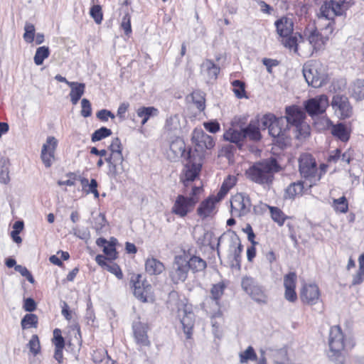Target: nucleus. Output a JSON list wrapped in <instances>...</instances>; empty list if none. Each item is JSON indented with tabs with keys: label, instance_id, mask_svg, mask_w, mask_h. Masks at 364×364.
I'll return each mask as SVG.
<instances>
[{
	"label": "nucleus",
	"instance_id": "1",
	"mask_svg": "<svg viewBox=\"0 0 364 364\" xmlns=\"http://www.w3.org/2000/svg\"><path fill=\"white\" fill-rule=\"evenodd\" d=\"M197 151H193L191 149L186 150L184 141L180 138L171 143L167 151L168 157L171 161H177L179 158H183L186 161L183 174L181 176V181L186 188L191 186L202 168V155L196 154Z\"/></svg>",
	"mask_w": 364,
	"mask_h": 364
},
{
	"label": "nucleus",
	"instance_id": "2",
	"mask_svg": "<svg viewBox=\"0 0 364 364\" xmlns=\"http://www.w3.org/2000/svg\"><path fill=\"white\" fill-rule=\"evenodd\" d=\"M281 169L277 159L270 157L253 164L247 170L246 175L250 181L263 186H269L273 183L274 174Z\"/></svg>",
	"mask_w": 364,
	"mask_h": 364
},
{
	"label": "nucleus",
	"instance_id": "3",
	"mask_svg": "<svg viewBox=\"0 0 364 364\" xmlns=\"http://www.w3.org/2000/svg\"><path fill=\"white\" fill-rule=\"evenodd\" d=\"M261 126L263 129H268L269 135L281 148L289 143L287 134L288 126L284 117L277 118L272 114H264L261 119Z\"/></svg>",
	"mask_w": 364,
	"mask_h": 364
},
{
	"label": "nucleus",
	"instance_id": "4",
	"mask_svg": "<svg viewBox=\"0 0 364 364\" xmlns=\"http://www.w3.org/2000/svg\"><path fill=\"white\" fill-rule=\"evenodd\" d=\"M328 345L330 350L328 355L330 360L336 364H343L346 360L344 336L340 326L331 328Z\"/></svg>",
	"mask_w": 364,
	"mask_h": 364
},
{
	"label": "nucleus",
	"instance_id": "5",
	"mask_svg": "<svg viewBox=\"0 0 364 364\" xmlns=\"http://www.w3.org/2000/svg\"><path fill=\"white\" fill-rule=\"evenodd\" d=\"M299 170L301 176L309 182V187L316 185L324 174V171H318L316 159L308 153L301 154L299 158Z\"/></svg>",
	"mask_w": 364,
	"mask_h": 364
},
{
	"label": "nucleus",
	"instance_id": "6",
	"mask_svg": "<svg viewBox=\"0 0 364 364\" xmlns=\"http://www.w3.org/2000/svg\"><path fill=\"white\" fill-rule=\"evenodd\" d=\"M304 33V37L308 41L309 47H307L306 43L304 48H301V53L299 54L301 56L310 57L314 52L323 49L325 44L328 40V37L321 35L314 24L309 25Z\"/></svg>",
	"mask_w": 364,
	"mask_h": 364
},
{
	"label": "nucleus",
	"instance_id": "7",
	"mask_svg": "<svg viewBox=\"0 0 364 364\" xmlns=\"http://www.w3.org/2000/svg\"><path fill=\"white\" fill-rule=\"evenodd\" d=\"M201 190V187L191 186V191L188 193L189 196H185L183 195L177 196L171 208V213L181 218L186 217L194 209L196 204L198 201L196 195L199 193ZM185 193H188V191H186Z\"/></svg>",
	"mask_w": 364,
	"mask_h": 364
},
{
	"label": "nucleus",
	"instance_id": "8",
	"mask_svg": "<svg viewBox=\"0 0 364 364\" xmlns=\"http://www.w3.org/2000/svg\"><path fill=\"white\" fill-rule=\"evenodd\" d=\"M286 123L296 127L301 135L304 137L309 134V126L305 123L306 113L301 107L296 105L287 107L285 116Z\"/></svg>",
	"mask_w": 364,
	"mask_h": 364
},
{
	"label": "nucleus",
	"instance_id": "9",
	"mask_svg": "<svg viewBox=\"0 0 364 364\" xmlns=\"http://www.w3.org/2000/svg\"><path fill=\"white\" fill-rule=\"evenodd\" d=\"M224 242H227L230 249H233V262L232 266H237L238 269L240 268V258L241 253L242 252V245L240 242L239 236L235 232L229 231L221 235L218 240L216 243V251L217 255L220 257V246Z\"/></svg>",
	"mask_w": 364,
	"mask_h": 364
},
{
	"label": "nucleus",
	"instance_id": "10",
	"mask_svg": "<svg viewBox=\"0 0 364 364\" xmlns=\"http://www.w3.org/2000/svg\"><path fill=\"white\" fill-rule=\"evenodd\" d=\"M303 75L308 85L313 87H320L326 82V74L324 68L316 62L304 64Z\"/></svg>",
	"mask_w": 364,
	"mask_h": 364
},
{
	"label": "nucleus",
	"instance_id": "11",
	"mask_svg": "<svg viewBox=\"0 0 364 364\" xmlns=\"http://www.w3.org/2000/svg\"><path fill=\"white\" fill-rule=\"evenodd\" d=\"M242 289L257 303H267V295L264 287L253 277L245 276L241 282Z\"/></svg>",
	"mask_w": 364,
	"mask_h": 364
},
{
	"label": "nucleus",
	"instance_id": "12",
	"mask_svg": "<svg viewBox=\"0 0 364 364\" xmlns=\"http://www.w3.org/2000/svg\"><path fill=\"white\" fill-rule=\"evenodd\" d=\"M306 112L311 117L326 112L329 106L328 97L326 95H317L304 102Z\"/></svg>",
	"mask_w": 364,
	"mask_h": 364
},
{
	"label": "nucleus",
	"instance_id": "13",
	"mask_svg": "<svg viewBox=\"0 0 364 364\" xmlns=\"http://www.w3.org/2000/svg\"><path fill=\"white\" fill-rule=\"evenodd\" d=\"M231 213L235 217H242L250 212L252 203L248 195L242 193L235 194L231 201Z\"/></svg>",
	"mask_w": 364,
	"mask_h": 364
},
{
	"label": "nucleus",
	"instance_id": "14",
	"mask_svg": "<svg viewBox=\"0 0 364 364\" xmlns=\"http://www.w3.org/2000/svg\"><path fill=\"white\" fill-rule=\"evenodd\" d=\"M188 267L186 257L181 255L176 256L169 272V276L172 282L175 284L184 282L188 277Z\"/></svg>",
	"mask_w": 364,
	"mask_h": 364
},
{
	"label": "nucleus",
	"instance_id": "15",
	"mask_svg": "<svg viewBox=\"0 0 364 364\" xmlns=\"http://www.w3.org/2000/svg\"><path fill=\"white\" fill-rule=\"evenodd\" d=\"M331 105L335 114L341 119L352 117L353 114V107L346 95H336L333 97Z\"/></svg>",
	"mask_w": 364,
	"mask_h": 364
},
{
	"label": "nucleus",
	"instance_id": "16",
	"mask_svg": "<svg viewBox=\"0 0 364 364\" xmlns=\"http://www.w3.org/2000/svg\"><path fill=\"white\" fill-rule=\"evenodd\" d=\"M178 317L187 338H191L195 324V315L191 305L184 304L178 309Z\"/></svg>",
	"mask_w": 364,
	"mask_h": 364
},
{
	"label": "nucleus",
	"instance_id": "17",
	"mask_svg": "<svg viewBox=\"0 0 364 364\" xmlns=\"http://www.w3.org/2000/svg\"><path fill=\"white\" fill-rule=\"evenodd\" d=\"M58 146V140L53 136H48L43 144L41 158L46 167L51 166L55 160V152Z\"/></svg>",
	"mask_w": 364,
	"mask_h": 364
},
{
	"label": "nucleus",
	"instance_id": "18",
	"mask_svg": "<svg viewBox=\"0 0 364 364\" xmlns=\"http://www.w3.org/2000/svg\"><path fill=\"white\" fill-rule=\"evenodd\" d=\"M192 140L197 147L195 150L198 151L196 154H201L205 149H210L215 146L213 138L207 134L202 129H196L193 131ZM203 156H202L203 157Z\"/></svg>",
	"mask_w": 364,
	"mask_h": 364
},
{
	"label": "nucleus",
	"instance_id": "19",
	"mask_svg": "<svg viewBox=\"0 0 364 364\" xmlns=\"http://www.w3.org/2000/svg\"><path fill=\"white\" fill-rule=\"evenodd\" d=\"M320 298L318 287L314 284H304L300 291L301 301L308 305H314L318 302Z\"/></svg>",
	"mask_w": 364,
	"mask_h": 364
},
{
	"label": "nucleus",
	"instance_id": "20",
	"mask_svg": "<svg viewBox=\"0 0 364 364\" xmlns=\"http://www.w3.org/2000/svg\"><path fill=\"white\" fill-rule=\"evenodd\" d=\"M105 161L108 164V175L109 176L116 178L124 171L123 155L109 156Z\"/></svg>",
	"mask_w": 364,
	"mask_h": 364
},
{
	"label": "nucleus",
	"instance_id": "21",
	"mask_svg": "<svg viewBox=\"0 0 364 364\" xmlns=\"http://www.w3.org/2000/svg\"><path fill=\"white\" fill-rule=\"evenodd\" d=\"M132 282H133L134 296L144 302L146 301L148 294L151 289V285L145 284L141 281V276L140 274L132 277Z\"/></svg>",
	"mask_w": 364,
	"mask_h": 364
},
{
	"label": "nucleus",
	"instance_id": "22",
	"mask_svg": "<svg viewBox=\"0 0 364 364\" xmlns=\"http://www.w3.org/2000/svg\"><path fill=\"white\" fill-rule=\"evenodd\" d=\"M282 44L284 47L293 50L294 53L299 55L301 53V48H304L306 41L301 34L299 33H294V36L283 37Z\"/></svg>",
	"mask_w": 364,
	"mask_h": 364
},
{
	"label": "nucleus",
	"instance_id": "23",
	"mask_svg": "<svg viewBox=\"0 0 364 364\" xmlns=\"http://www.w3.org/2000/svg\"><path fill=\"white\" fill-rule=\"evenodd\" d=\"M239 360L241 364H247L250 361H257V364H267L264 353L258 358L254 348L251 346L239 353Z\"/></svg>",
	"mask_w": 364,
	"mask_h": 364
},
{
	"label": "nucleus",
	"instance_id": "24",
	"mask_svg": "<svg viewBox=\"0 0 364 364\" xmlns=\"http://www.w3.org/2000/svg\"><path fill=\"white\" fill-rule=\"evenodd\" d=\"M274 25L277 33L281 37H287L290 36L294 30V23L291 18L282 17L275 21Z\"/></svg>",
	"mask_w": 364,
	"mask_h": 364
},
{
	"label": "nucleus",
	"instance_id": "25",
	"mask_svg": "<svg viewBox=\"0 0 364 364\" xmlns=\"http://www.w3.org/2000/svg\"><path fill=\"white\" fill-rule=\"evenodd\" d=\"M134 335L136 342L141 347L150 346V341L148 338L146 328L141 323L133 326Z\"/></svg>",
	"mask_w": 364,
	"mask_h": 364
},
{
	"label": "nucleus",
	"instance_id": "26",
	"mask_svg": "<svg viewBox=\"0 0 364 364\" xmlns=\"http://www.w3.org/2000/svg\"><path fill=\"white\" fill-rule=\"evenodd\" d=\"M216 203L214 196H209L200 204L197 209L198 215L202 218H206L210 216L214 211Z\"/></svg>",
	"mask_w": 364,
	"mask_h": 364
},
{
	"label": "nucleus",
	"instance_id": "27",
	"mask_svg": "<svg viewBox=\"0 0 364 364\" xmlns=\"http://www.w3.org/2000/svg\"><path fill=\"white\" fill-rule=\"evenodd\" d=\"M165 267L159 259L151 257L145 262V270L150 275H158L164 272Z\"/></svg>",
	"mask_w": 364,
	"mask_h": 364
},
{
	"label": "nucleus",
	"instance_id": "28",
	"mask_svg": "<svg viewBox=\"0 0 364 364\" xmlns=\"http://www.w3.org/2000/svg\"><path fill=\"white\" fill-rule=\"evenodd\" d=\"M70 87V101L73 105H76L85 93V85L82 82H73L69 83Z\"/></svg>",
	"mask_w": 364,
	"mask_h": 364
},
{
	"label": "nucleus",
	"instance_id": "29",
	"mask_svg": "<svg viewBox=\"0 0 364 364\" xmlns=\"http://www.w3.org/2000/svg\"><path fill=\"white\" fill-rule=\"evenodd\" d=\"M244 139L246 137L253 141H258L261 138L258 122L251 121L250 124L245 127L242 129Z\"/></svg>",
	"mask_w": 364,
	"mask_h": 364
},
{
	"label": "nucleus",
	"instance_id": "30",
	"mask_svg": "<svg viewBox=\"0 0 364 364\" xmlns=\"http://www.w3.org/2000/svg\"><path fill=\"white\" fill-rule=\"evenodd\" d=\"M201 72L205 73L210 80H215L220 72V68L212 60L207 59L201 65Z\"/></svg>",
	"mask_w": 364,
	"mask_h": 364
},
{
	"label": "nucleus",
	"instance_id": "31",
	"mask_svg": "<svg viewBox=\"0 0 364 364\" xmlns=\"http://www.w3.org/2000/svg\"><path fill=\"white\" fill-rule=\"evenodd\" d=\"M136 112L137 116L141 118V124L144 125L151 117L157 116L159 111L154 107H141Z\"/></svg>",
	"mask_w": 364,
	"mask_h": 364
},
{
	"label": "nucleus",
	"instance_id": "32",
	"mask_svg": "<svg viewBox=\"0 0 364 364\" xmlns=\"http://www.w3.org/2000/svg\"><path fill=\"white\" fill-rule=\"evenodd\" d=\"M225 140L236 144L241 147L240 142L244 140V134L242 129L238 131L233 129H229L223 134Z\"/></svg>",
	"mask_w": 364,
	"mask_h": 364
},
{
	"label": "nucleus",
	"instance_id": "33",
	"mask_svg": "<svg viewBox=\"0 0 364 364\" xmlns=\"http://www.w3.org/2000/svg\"><path fill=\"white\" fill-rule=\"evenodd\" d=\"M186 262L188 270L191 269L193 272L203 271L207 266L206 262L198 256H192L188 259L186 258Z\"/></svg>",
	"mask_w": 364,
	"mask_h": 364
},
{
	"label": "nucleus",
	"instance_id": "34",
	"mask_svg": "<svg viewBox=\"0 0 364 364\" xmlns=\"http://www.w3.org/2000/svg\"><path fill=\"white\" fill-rule=\"evenodd\" d=\"M331 134L342 141H347L350 137V133L346 127L341 123L333 125L331 127Z\"/></svg>",
	"mask_w": 364,
	"mask_h": 364
},
{
	"label": "nucleus",
	"instance_id": "35",
	"mask_svg": "<svg viewBox=\"0 0 364 364\" xmlns=\"http://www.w3.org/2000/svg\"><path fill=\"white\" fill-rule=\"evenodd\" d=\"M264 206L269 210L272 219L279 226H282L287 218V216L285 215L283 211L277 207L270 206L267 204H264Z\"/></svg>",
	"mask_w": 364,
	"mask_h": 364
},
{
	"label": "nucleus",
	"instance_id": "36",
	"mask_svg": "<svg viewBox=\"0 0 364 364\" xmlns=\"http://www.w3.org/2000/svg\"><path fill=\"white\" fill-rule=\"evenodd\" d=\"M304 188V182L299 181L291 183L286 189V197L294 198L296 196L301 195Z\"/></svg>",
	"mask_w": 364,
	"mask_h": 364
},
{
	"label": "nucleus",
	"instance_id": "37",
	"mask_svg": "<svg viewBox=\"0 0 364 364\" xmlns=\"http://www.w3.org/2000/svg\"><path fill=\"white\" fill-rule=\"evenodd\" d=\"M336 13L333 11V6L331 4V0L325 1L320 8L319 18L327 20H333Z\"/></svg>",
	"mask_w": 364,
	"mask_h": 364
},
{
	"label": "nucleus",
	"instance_id": "38",
	"mask_svg": "<svg viewBox=\"0 0 364 364\" xmlns=\"http://www.w3.org/2000/svg\"><path fill=\"white\" fill-rule=\"evenodd\" d=\"M351 95L357 100H364V80L358 79L353 82Z\"/></svg>",
	"mask_w": 364,
	"mask_h": 364
},
{
	"label": "nucleus",
	"instance_id": "39",
	"mask_svg": "<svg viewBox=\"0 0 364 364\" xmlns=\"http://www.w3.org/2000/svg\"><path fill=\"white\" fill-rule=\"evenodd\" d=\"M331 4L333 6V11L336 13V16H341L343 13L353 4V1H350L349 3L346 2V0H331Z\"/></svg>",
	"mask_w": 364,
	"mask_h": 364
},
{
	"label": "nucleus",
	"instance_id": "40",
	"mask_svg": "<svg viewBox=\"0 0 364 364\" xmlns=\"http://www.w3.org/2000/svg\"><path fill=\"white\" fill-rule=\"evenodd\" d=\"M50 55L49 48L47 46H41L37 48L33 60L36 65L43 64L45 59L48 58Z\"/></svg>",
	"mask_w": 364,
	"mask_h": 364
},
{
	"label": "nucleus",
	"instance_id": "41",
	"mask_svg": "<svg viewBox=\"0 0 364 364\" xmlns=\"http://www.w3.org/2000/svg\"><path fill=\"white\" fill-rule=\"evenodd\" d=\"M38 324V316L33 314H28L24 316L21 321L23 329L36 328Z\"/></svg>",
	"mask_w": 364,
	"mask_h": 364
},
{
	"label": "nucleus",
	"instance_id": "42",
	"mask_svg": "<svg viewBox=\"0 0 364 364\" xmlns=\"http://www.w3.org/2000/svg\"><path fill=\"white\" fill-rule=\"evenodd\" d=\"M225 285L223 282H219L216 284L213 285L210 289L211 298L218 304V301L224 293Z\"/></svg>",
	"mask_w": 364,
	"mask_h": 364
},
{
	"label": "nucleus",
	"instance_id": "43",
	"mask_svg": "<svg viewBox=\"0 0 364 364\" xmlns=\"http://www.w3.org/2000/svg\"><path fill=\"white\" fill-rule=\"evenodd\" d=\"M92 358L93 361L96 363H100L103 360H105V364H114V361L111 360L109 356L107 355V352L105 350L95 351Z\"/></svg>",
	"mask_w": 364,
	"mask_h": 364
},
{
	"label": "nucleus",
	"instance_id": "44",
	"mask_svg": "<svg viewBox=\"0 0 364 364\" xmlns=\"http://www.w3.org/2000/svg\"><path fill=\"white\" fill-rule=\"evenodd\" d=\"M165 129L169 132L176 131L180 129V120L177 114L167 118L165 124Z\"/></svg>",
	"mask_w": 364,
	"mask_h": 364
},
{
	"label": "nucleus",
	"instance_id": "45",
	"mask_svg": "<svg viewBox=\"0 0 364 364\" xmlns=\"http://www.w3.org/2000/svg\"><path fill=\"white\" fill-rule=\"evenodd\" d=\"M30 352L34 355H37L41 351V344L38 336L33 335L27 344Z\"/></svg>",
	"mask_w": 364,
	"mask_h": 364
},
{
	"label": "nucleus",
	"instance_id": "46",
	"mask_svg": "<svg viewBox=\"0 0 364 364\" xmlns=\"http://www.w3.org/2000/svg\"><path fill=\"white\" fill-rule=\"evenodd\" d=\"M232 85L233 86V92L237 98L242 99L247 97L245 93L244 82L240 80H235L232 82Z\"/></svg>",
	"mask_w": 364,
	"mask_h": 364
},
{
	"label": "nucleus",
	"instance_id": "47",
	"mask_svg": "<svg viewBox=\"0 0 364 364\" xmlns=\"http://www.w3.org/2000/svg\"><path fill=\"white\" fill-rule=\"evenodd\" d=\"M333 207L337 212L346 213L348 210V203L345 196L333 200Z\"/></svg>",
	"mask_w": 364,
	"mask_h": 364
},
{
	"label": "nucleus",
	"instance_id": "48",
	"mask_svg": "<svg viewBox=\"0 0 364 364\" xmlns=\"http://www.w3.org/2000/svg\"><path fill=\"white\" fill-rule=\"evenodd\" d=\"M25 33H23V39L26 43H31L34 41L35 38V26L33 24L26 22L24 26Z\"/></svg>",
	"mask_w": 364,
	"mask_h": 364
},
{
	"label": "nucleus",
	"instance_id": "49",
	"mask_svg": "<svg viewBox=\"0 0 364 364\" xmlns=\"http://www.w3.org/2000/svg\"><path fill=\"white\" fill-rule=\"evenodd\" d=\"M193 101L200 111L205 109V97L202 92L196 90L191 94Z\"/></svg>",
	"mask_w": 364,
	"mask_h": 364
},
{
	"label": "nucleus",
	"instance_id": "50",
	"mask_svg": "<svg viewBox=\"0 0 364 364\" xmlns=\"http://www.w3.org/2000/svg\"><path fill=\"white\" fill-rule=\"evenodd\" d=\"M112 134V131L107 127H101L100 129L95 131L92 134V141H100Z\"/></svg>",
	"mask_w": 364,
	"mask_h": 364
},
{
	"label": "nucleus",
	"instance_id": "51",
	"mask_svg": "<svg viewBox=\"0 0 364 364\" xmlns=\"http://www.w3.org/2000/svg\"><path fill=\"white\" fill-rule=\"evenodd\" d=\"M218 238L215 237V235L211 231H206L203 234V239L202 242L203 245L209 246L211 250H216V244L214 241H218Z\"/></svg>",
	"mask_w": 364,
	"mask_h": 364
},
{
	"label": "nucleus",
	"instance_id": "52",
	"mask_svg": "<svg viewBox=\"0 0 364 364\" xmlns=\"http://www.w3.org/2000/svg\"><path fill=\"white\" fill-rule=\"evenodd\" d=\"M93 220V228L97 232L102 231L107 223L105 214L102 213L94 217Z\"/></svg>",
	"mask_w": 364,
	"mask_h": 364
},
{
	"label": "nucleus",
	"instance_id": "53",
	"mask_svg": "<svg viewBox=\"0 0 364 364\" xmlns=\"http://www.w3.org/2000/svg\"><path fill=\"white\" fill-rule=\"evenodd\" d=\"M111 153L109 156L122 155V145L120 139L116 137L112 139L111 144L109 146Z\"/></svg>",
	"mask_w": 364,
	"mask_h": 364
},
{
	"label": "nucleus",
	"instance_id": "54",
	"mask_svg": "<svg viewBox=\"0 0 364 364\" xmlns=\"http://www.w3.org/2000/svg\"><path fill=\"white\" fill-rule=\"evenodd\" d=\"M296 280L297 276L294 272H291L288 273L284 277V288H296Z\"/></svg>",
	"mask_w": 364,
	"mask_h": 364
},
{
	"label": "nucleus",
	"instance_id": "55",
	"mask_svg": "<svg viewBox=\"0 0 364 364\" xmlns=\"http://www.w3.org/2000/svg\"><path fill=\"white\" fill-rule=\"evenodd\" d=\"M53 343L55 348H64L65 347V341L59 328H55L53 331Z\"/></svg>",
	"mask_w": 364,
	"mask_h": 364
},
{
	"label": "nucleus",
	"instance_id": "56",
	"mask_svg": "<svg viewBox=\"0 0 364 364\" xmlns=\"http://www.w3.org/2000/svg\"><path fill=\"white\" fill-rule=\"evenodd\" d=\"M90 16L93 18L95 23L97 24L101 23L103 15L102 12V9L100 5H94L91 7L90 11Z\"/></svg>",
	"mask_w": 364,
	"mask_h": 364
},
{
	"label": "nucleus",
	"instance_id": "57",
	"mask_svg": "<svg viewBox=\"0 0 364 364\" xmlns=\"http://www.w3.org/2000/svg\"><path fill=\"white\" fill-rule=\"evenodd\" d=\"M115 242L116 239H112L103 249L104 253L109 257L110 259H114L117 257V252L114 247Z\"/></svg>",
	"mask_w": 364,
	"mask_h": 364
},
{
	"label": "nucleus",
	"instance_id": "58",
	"mask_svg": "<svg viewBox=\"0 0 364 364\" xmlns=\"http://www.w3.org/2000/svg\"><path fill=\"white\" fill-rule=\"evenodd\" d=\"M15 270L19 272L22 277H26L30 283H34L35 280L33 277L26 267L18 264L15 266Z\"/></svg>",
	"mask_w": 364,
	"mask_h": 364
},
{
	"label": "nucleus",
	"instance_id": "59",
	"mask_svg": "<svg viewBox=\"0 0 364 364\" xmlns=\"http://www.w3.org/2000/svg\"><path fill=\"white\" fill-rule=\"evenodd\" d=\"M81 115L84 117H88L92 114L91 103L87 99H82L81 101Z\"/></svg>",
	"mask_w": 364,
	"mask_h": 364
},
{
	"label": "nucleus",
	"instance_id": "60",
	"mask_svg": "<svg viewBox=\"0 0 364 364\" xmlns=\"http://www.w3.org/2000/svg\"><path fill=\"white\" fill-rule=\"evenodd\" d=\"M122 28L124 29L126 35H128L132 32L131 28V16L129 14H126L122 20L121 23Z\"/></svg>",
	"mask_w": 364,
	"mask_h": 364
},
{
	"label": "nucleus",
	"instance_id": "61",
	"mask_svg": "<svg viewBox=\"0 0 364 364\" xmlns=\"http://www.w3.org/2000/svg\"><path fill=\"white\" fill-rule=\"evenodd\" d=\"M106 269L114 274L118 279H121L123 277V274L119 268V267L112 262H110L109 265H107Z\"/></svg>",
	"mask_w": 364,
	"mask_h": 364
},
{
	"label": "nucleus",
	"instance_id": "62",
	"mask_svg": "<svg viewBox=\"0 0 364 364\" xmlns=\"http://www.w3.org/2000/svg\"><path fill=\"white\" fill-rule=\"evenodd\" d=\"M296 288L285 289L284 298L290 301L295 302L297 300V295L295 291Z\"/></svg>",
	"mask_w": 364,
	"mask_h": 364
},
{
	"label": "nucleus",
	"instance_id": "63",
	"mask_svg": "<svg viewBox=\"0 0 364 364\" xmlns=\"http://www.w3.org/2000/svg\"><path fill=\"white\" fill-rule=\"evenodd\" d=\"M97 117L102 121L106 122L109 117L114 119L115 117L112 112L107 109H101L97 113Z\"/></svg>",
	"mask_w": 364,
	"mask_h": 364
},
{
	"label": "nucleus",
	"instance_id": "64",
	"mask_svg": "<svg viewBox=\"0 0 364 364\" xmlns=\"http://www.w3.org/2000/svg\"><path fill=\"white\" fill-rule=\"evenodd\" d=\"M205 129L211 133H216L220 129V124L217 122H208L203 124Z\"/></svg>",
	"mask_w": 364,
	"mask_h": 364
}]
</instances>
